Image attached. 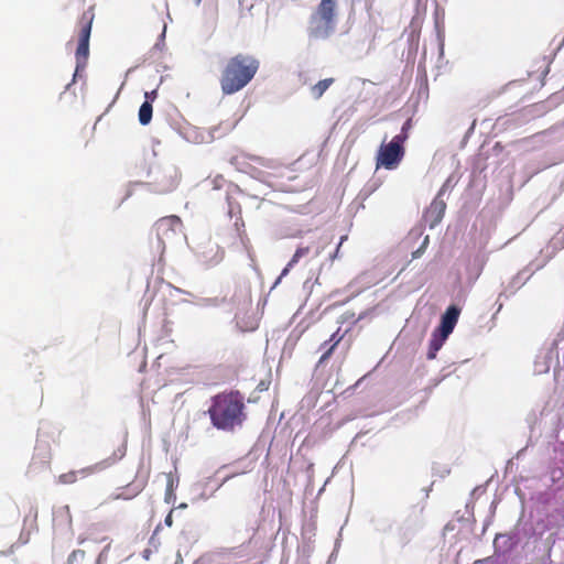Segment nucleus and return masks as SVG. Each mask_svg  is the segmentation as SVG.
Here are the masks:
<instances>
[{"label": "nucleus", "instance_id": "1", "mask_svg": "<svg viewBox=\"0 0 564 564\" xmlns=\"http://www.w3.org/2000/svg\"><path fill=\"white\" fill-rule=\"evenodd\" d=\"M245 399L239 391H224L214 395L208 408L212 424L226 432L241 426L247 419Z\"/></svg>", "mask_w": 564, "mask_h": 564}, {"label": "nucleus", "instance_id": "2", "mask_svg": "<svg viewBox=\"0 0 564 564\" xmlns=\"http://www.w3.org/2000/svg\"><path fill=\"white\" fill-rule=\"evenodd\" d=\"M260 62L249 54L229 57L220 72L219 84L224 95H232L243 89L256 76Z\"/></svg>", "mask_w": 564, "mask_h": 564}, {"label": "nucleus", "instance_id": "3", "mask_svg": "<svg viewBox=\"0 0 564 564\" xmlns=\"http://www.w3.org/2000/svg\"><path fill=\"white\" fill-rule=\"evenodd\" d=\"M337 0H321L310 17L308 35L316 40L327 39L335 30Z\"/></svg>", "mask_w": 564, "mask_h": 564}, {"label": "nucleus", "instance_id": "4", "mask_svg": "<svg viewBox=\"0 0 564 564\" xmlns=\"http://www.w3.org/2000/svg\"><path fill=\"white\" fill-rule=\"evenodd\" d=\"M95 19L94 8H89L85 12H83L82 17L78 20V45L76 48L75 57H76V72L79 69H84L87 64V59L89 56V39L91 33V25Z\"/></svg>", "mask_w": 564, "mask_h": 564}, {"label": "nucleus", "instance_id": "5", "mask_svg": "<svg viewBox=\"0 0 564 564\" xmlns=\"http://www.w3.org/2000/svg\"><path fill=\"white\" fill-rule=\"evenodd\" d=\"M126 455V446H120L111 456L85 468L69 470L58 476V482L62 485H72L78 479L87 478L95 473H100L119 462Z\"/></svg>", "mask_w": 564, "mask_h": 564}, {"label": "nucleus", "instance_id": "6", "mask_svg": "<svg viewBox=\"0 0 564 564\" xmlns=\"http://www.w3.org/2000/svg\"><path fill=\"white\" fill-rule=\"evenodd\" d=\"M405 154L402 139L393 137L390 142L380 145L376 155V166L386 170H394L402 161Z\"/></svg>", "mask_w": 564, "mask_h": 564}, {"label": "nucleus", "instance_id": "7", "mask_svg": "<svg viewBox=\"0 0 564 564\" xmlns=\"http://www.w3.org/2000/svg\"><path fill=\"white\" fill-rule=\"evenodd\" d=\"M446 204L440 196L435 197L424 213V219L430 228H434L441 223L445 214Z\"/></svg>", "mask_w": 564, "mask_h": 564}, {"label": "nucleus", "instance_id": "8", "mask_svg": "<svg viewBox=\"0 0 564 564\" xmlns=\"http://www.w3.org/2000/svg\"><path fill=\"white\" fill-rule=\"evenodd\" d=\"M459 314V307L456 305L448 306L441 317V325L437 328L438 332L444 333V336H449L458 322Z\"/></svg>", "mask_w": 564, "mask_h": 564}, {"label": "nucleus", "instance_id": "9", "mask_svg": "<svg viewBox=\"0 0 564 564\" xmlns=\"http://www.w3.org/2000/svg\"><path fill=\"white\" fill-rule=\"evenodd\" d=\"M324 247L321 245L316 246H301L296 249L291 260L288 262L286 267L283 269L281 276H284L288 274V272L304 257L310 254L313 251V256L316 258L321 256L323 252Z\"/></svg>", "mask_w": 564, "mask_h": 564}, {"label": "nucleus", "instance_id": "10", "mask_svg": "<svg viewBox=\"0 0 564 564\" xmlns=\"http://www.w3.org/2000/svg\"><path fill=\"white\" fill-rule=\"evenodd\" d=\"M447 337L448 336H444V333L438 332V329L433 332L429 344V350L426 355L427 359L432 360L436 357L437 351L442 348Z\"/></svg>", "mask_w": 564, "mask_h": 564}, {"label": "nucleus", "instance_id": "11", "mask_svg": "<svg viewBox=\"0 0 564 564\" xmlns=\"http://www.w3.org/2000/svg\"><path fill=\"white\" fill-rule=\"evenodd\" d=\"M341 339H343V335H339V329H338L330 336V338L328 340L324 341L321 345V348L327 347V349L321 356L319 361H318L319 364H324L330 358L333 351L335 350V348L337 347V345L340 343Z\"/></svg>", "mask_w": 564, "mask_h": 564}, {"label": "nucleus", "instance_id": "12", "mask_svg": "<svg viewBox=\"0 0 564 564\" xmlns=\"http://www.w3.org/2000/svg\"><path fill=\"white\" fill-rule=\"evenodd\" d=\"M181 224H182V221L178 216L172 215V216L162 217L155 224L158 235L160 236L161 232L166 234L169 230L174 231L175 228L178 227Z\"/></svg>", "mask_w": 564, "mask_h": 564}, {"label": "nucleus", "instance_id": "13", "mask_svg": "<svg viewBox=\"0 0 564 564\" xmlns=\"http://www.w3.org/2000/svg\"><path fill=\"white\" fill-rule=\"evenodd\" d=\"M152 112H153V107H152L151 100H145L139 109V113H138L139 122L142 126L149 124L152 119Z\"/></svg>", "mask_w": 564, "mask_h": 564}, {"label": "nucleus", "instance_id": "14", "mask_svg": "<svg viewBox=\"0 0 564 564\" xmlns=\"http://www.w3.org/2000/svg\"><path fill=\"white\" fill-rule=\"evenodd\" d=\"M334 83V78H325L319 80L311 88V93L315 99H319L324 93L329 88V86Z\"/></svg>", "mask_w": 564, "mask_h": 564}, {"label": "nucleus", "instance_id": "15", "mask_svg": "<svg viewBox=\"0 0 564 564\" xmlns=\"http://www.w3.org/2000/svg\"><path fill=\"white\" fill-rule=\"evenodd\" d=\"M86 553L83 550H75L70 553L67 564H85Z\"/></svg>", "mask_w": 564, "mask_h": 564}, {"label": "nucleus", "instance_id": "16", "mask_svg": "<svg viewBox=\"0 0 564 564\" xmlns=\"http://www.w3.org/2000/svg\"><path fill=\"white\" fill-rule=\"evenodd\" d=\"M411 127H412L411 119H408V120L403 123V126H402V128H401V132H400L399 134H397V135H395V137H398V138H401V139H402V143H403V144H404V142H405V141L408 140V138H409V131H410Z\"/></svg>", "mask_w": 564, "mask_h": 564}, {"label": "nucleus", "instance_id": "17", "mask_svg": "<svg viewBox=\"0 0 564 564\" xmlns=\"http://www.w3.org/2000/svg\"><path fill=\"white\" fill-rule=\"evenodd\" d=\"M145 100H151V104L156 99L158 91L154 89L152 91H147L144 94Z\"/></svg>", "mask_w": 564, "mask_h": 564}, {"label": "nucleus", "instance_id": "18", "mask_svg": "<svg viewBox=\"0 0 564 564\" xmlns=\"http://www.w3.org/2000/svg\"><path fill=\"white\" fill-rule=\"evenodd\" d=\"M164 523L167 525V527H172L173 524V510H171L169 512V514L165 517L164 519Z\"/></svg>", "mask_w": 564, "mask_h": 564}, {"label": "nucleus", "instance_id": "19", "mask_svg": "<svg viewBox=\"0 0 564 564\" xmlns=\"http://www.w3.org/2000/svg\"><path fill=\"white\" fill-rule=\"evenodd\" d=\"M340 246H341V242H339V245L336 247V252H335L334 257H336V256H337V253H338V251H339Z\"/></svg>", "mask_w": 564, "mask_h": 564}, {"label": "nucleus", "instance_id": "20", "mask_svg": "<svg viewBox=\"0 0 564 564\" xmlns=\"http://www.w3.org/2000/svg\"><path fill=\"white\" fill-rule=\"evenodd\" d=\"M137 488H138V491H141L143 488V484L138 485Z\"/></svg>", "mask_w": 564, "mask_h": 564}, {"label": "nucleus", "instance_id": "21", "mask_svg": "<svg viewBox=\"0 0 564 564\" xmlns=\"http://www.w3.org/2000/svg\"><path fill=\"white\" fill-rule=\"evenodd\" d=\"M419 253H420V249L413 253V257H414V258H415V257H417V256H419Z\"/></svg>", "mask_w": 564, "mask_h": 564}, {"label": "nucleus", "instance_id": "22", "mask_svg": "<svg viewBox=\"0 0 564 564\" xmlns=\"http://www.w3.org/2000/svg\"><path fill=\"white\" fill-rule=\"evenodd\" d=\"M195 4H199L202 2V0H194Z\"/></svg>", "mask_w": 564, "mask_h": 564}]
</instances>
